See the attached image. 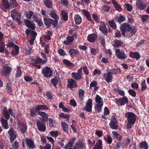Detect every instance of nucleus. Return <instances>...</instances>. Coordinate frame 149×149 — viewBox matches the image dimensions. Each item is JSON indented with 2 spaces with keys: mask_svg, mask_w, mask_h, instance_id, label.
<instances>
[{
  "mask_svg": "<svg viewBox=\"0 0 149 149\" xmlns=\"http://www.w3.org/2000/svg\"><path fill=\"white\" fill-rule=\"evenodd\" d=\"M130 28V25L128 23H124L121 24L120 29L123 36H125V33L127 31H128Z\"/></svg>",
  "mask_w": 149,
  "mask_h": 149,
  "instance_id": "nucleus-7",
  "label": "nucleus"
},
{
  "mask_svg": "<svg viewBox=\"0 0 149 149\" xmlns=\"http://www.w3.org/2000/svg\"><path fill=\"white\" fill-rule=\"evenodd\" d=\"M108 22L110 27L114 29H116V25L113 20L109 21Z\"/></svg>",
  "mask_w": 149,
  "mask_h": 149,
  "instance_id": "nucleus-51",
  "label": "nucleus"
},
{
  "mask_svg": "<svg viewBox=\"0 0 149 149\" xmlns=\"http://www.w3.org/2000/svg\"><path fill=\"white\" fill-rule=\"evenodd\" d=\"M36 108L37 110L38 111L40 110H47L48 109V108L47 106L41 105H36Z\"/></svg>",
  "mask_w": 149,
  "mask_h": 149,
  "instance_id": "nucleus-33",
  "label": "nucleus"
},
{
  "mask_svg": "<svg viewBox=\"0 0 149 149\" xmlns=\"http://www.w3.org/2000/svg\"><path fill=\"white\" fill-rule=\"evenodd\" d=\"M61 14L63 20H67L68 19V14L64 10L62 11Z\"/></svg>",
  "mask_w": 149,
  "mask_h": 149,
  "instance_id": "nucleus-44",
  "label": "nucleus"
},
{
  "mask_svg": "<svg viewBox=\"0 0 149 149\" xmlns=\"http://www.w3.org/2000/svg\"><path fill=\"white\" fill-rule=\"evenodd\" d=\"M139 148H145V149H148V146L147 143L145 141H142L140 143L139 146Z\"/></svg>",
  "mask_w": 149,
  "mask_h": 149,
  "instance_id": "nucleus-35",
  "label": "nucleus"
},
{
  "mask_svg": "<svg viewBox=\"0 0 149 149\" xmlns=\"http://www.w3.org/2000/svg\"><path fill=\"white\" fill-rule=\"evenodd\" d=\"M26 142L28 146L30 148H34L35 147L34 141L32 140L26 138Z\"/></svg>",
  "mask_w": 149,
  "mask_h": 149,
  "instance_id": "nucleus-22",
  "label": "nucleus"
},
{
  "mask_svg": "<svg viewBox=\"0 0 149 149\" xmlns=\"http://www.w3.org/2000/svg\"><path fill=\"white\" fill-rule=\"evenodd\" d=\"M99 29L104 34L107 35L108 33L107 29L105 24L104 23L102 22L100 23Z\"/></svg>",
  "mask_w": 149,
  "mask_h": 149,
  "instance_id": "nucleus-19",
  "label": "nucleus"
},
{
  "mask_svg": "<svg viewBox=\"0 0 149 149\" xmlns=\"http://www.w3.org/2000/svg\"><path fill=\"white\" fill-rule=\"evenodd\" d=\"M116 102L118 105L122 106L127 104L128 102V100L127 97L125 96L117 99Z\"/></svg>",
  "mask_w": 149,
  "mask_h": 149,
  "instance_id": "nucleus-12",
  "label": "nucleus"
},
{
  "mask_svg": "<svg viewBox=\"0 0 149 149\" xmlns=\"http://www.w3.org/2000/svg\"><path fill=\"white\" fill-rule=\"evenodd\" d=\"M2 5L3 7L6 9H8L10 7V4H9L7 0H3Z\"/></svg>",
  "mask_w": 149,
  "mask_h": 149,
  "instance_id": "nucleus-43",
  "label": "nucleus"
},
{
  "mask_svg": "<svg viewBox=\"0 0 149 149\" xmlns=\"http://www.w3.org/2000/svg\"><path fill=\"white\" fill-rule=\"evenodd\" d=\"M22 74V71L20 67H17L16 70V73L15 74L16 78H18L20 77Z\"/></svg>",
  "mask_w": 149,
  "mask_h": 149,
  "instance_id": "nucleus-41",
  "label": "nucleus"
},
{
  "mask_svg": "<svg viewBox=\"0 0 149 149\" xmlns=\"http://www.w3.org/2000/svg\"><path fill=\"white\" fill-rule=\"evenodd\" d=\"M46 63V61H43L42 58L37 57L36 59L33 60L32 62L30 63V64L31 65L35 66L37 69H39L41 68L40 65H39L41 63L44 64Z\"/></svg>",
  "mask_w": 149,
  "mask_h": 149,
  "instance_id": "nucleus-3",
  "label": "nucleus"
},
{
  "mask_svg": "<svg viewBox=\"0 0 149 149\" xmlns=\"http://www.w3.org/2000/svg\"><path fill=\"white\" fill-rule=\"evenodd\" d=\"M69 52L71 56L75 55L78 53L77 50L74 49H70L69 51Z\"/></svg>",
  "mask_w": 149,
  "mask_h": 149,
  "instance_id": "nucleus-55",
  "label": "nucleus"
},
{
  "mask_svg": "<svg viewBox=\"0 0 149 149\" xmlns=\"http://www.w3.org/2000/svg\"><path fill=\"white\" fill-rule=\"evenodd\" d=\"M38 111L37 110L36 106L35 108L33 107L30 110V115L31 116H33L36 114L37 112H38Z\"/></svg>",
  "mask_w": 149,
  "mask_h": 149,
  "instance_id": "nucleus-47",
  "label": "nucleus"
},
{
  "mask_svg": "<svg viewBox=\"0 0 149 149\" xmlns=\"http://www.w3.org/2000/svg\"><path fill=\"white\" fill-rule=\"evenodd\" d=\"M40 149H51V145L49 143H47L44 147L40 146Z\"/></svg>",
  "mask_w": 149,
  "mask_h": 149,
  "instance_id": "nucleus-63",
  "label": "nucleus"
},
{
  "mask_svg": "<svg viewBox=\"0 0 149 149\" xmlns=\"http://www.w3.org/2000/svg\"><path fill=\"white\" fill-rule=\"evenodd\" d=\"M130 55L131 57L135 58L136 60L139 59L141 58V56L137 52H130Z\"/></svg>",
  "mask_w": 149,
  "mask_h": 149,
  "instance_id": "nucleus-26",
  "label": "nucleus"
},
{
  "mask_svg": "<svg viewBox=\"0 0 149 149\" xmlns=\"http://www.w3.org/2000/svg\"><path fill=\"white\" fill-rule=\"evenodd\" d=\"M0 121L3 127L5 129H7L9 128V126L7 120L4 119L3 117H1Z\"/></svg>",
  "mask_w": 149,
  "mask_h": 149,
  "instance_id": "nucleus-20",
  "label": "nucleus"
},
{
  "mask_svg": "<svg viewBox=\"0 0 149 149\" xmlns=\"http://www.w3.org/2000/svg\"><path fill=\"white\" fill-rule=\"evenodd\" d=\"M115 54L116 56L118 58L122 60H123L127 58L124 52L119 49H116Z\"/></svg>",
  "mask_w": 149,
  "mask_h": 149,
  "instance_id": "nucleus-6",
  "label": "nucleus"
},
{
  "mask_svg": "<svg viewBox=\"0 0 149 149\" xmlns=\"http://www.w3.org/2000/svg\"><path fill=\"white\" fill-rule=\"evenodd\" d=\"M79 98L82 100L84 98V90L79 89L78 91Z\"/></svg>",
  "mask_w": 149,
  "mask_h": 149,
  "instance_id": "nucleus-38",
  "label": "nucleus"
},
{
  "mask_svg": "<svg viewBox=\"0 0 149 149\" xmlns=\"http://www.w3.org/2000/svg\"><path fill=\"white\" fill-rule=\"evenodd\" d=\"M116 20L119 23H121L125 20V17L123 16L116 17Z\"/></svg>",
  "mask_w": 149,
  "mask_h": 149,
  "instance_id": "nucleus-48",
  "label": "nucleus"
},
{
  "mask_svg": "<svg viewBox=\"0 0 149 149\" xmlns=\"http://www.w3.org/2000/svg\"><path fill=\"white\" fill-rule=\"evenodd\" d=\"M44 2L45 5L49 8H51L52 7V2L49 0H44Z\"/></svg>",
  "mask_w": 149,
  "mask_h": 149,
  "instance_id": "nucleus-54",
  "label": "nucleus"
},
{
  "mask_svg": "<svg viewBox=\"0 0 149 149\" xmlns=\"http://www.w3.org/2000/svg\"><path fill=\"white\" fill-rule=\"evenodd\" d=\"M136 5L141 10H143L146 8V5L142 3L141 0H137L136 3Z\"/></svg>",
  "mask_w": 149,
  "mask_h": 149,
  "instance_id": "nucleus-25",
  "label": "nucleus"
},
{
  "mask_svg": "<svg viewBox=\"0 0 149 149\" xmlns=\"http://www.w3.org/2000/svg\"><path fill=\"white\" fill-rule=\"evenodd\" d=\"M44 77L46 78H50L52 75L53 71L48 67H45L42 72Z\"/></svg>",
  "mask_w": 149,
  "mask_h": 149,
  "instance_id": "nucleus-5",
  "label": "nucleus"
},
{
  "mask_svg": "<svg viewBox=\"0 0 149 149\" xmlns=\"http://www.w3.org/2000/svg\"><path fill=\"white\" fill-rule=\"evenodd\" d=\"M97 38L96 34L92 33L89 35L87 37L88 40L91 42H93L95 41Z\"/></svg>",
  "mask_w": 149,
  "mask_h": 149,
  "instance_id": "nucleus-24",
  "label": "nucleus"
},
{
  "mask_svg": "<svg viewBox=\"0 0 149 149\" xmlns=\"http://www.w3.org/2000/svg\"><path fill=\"white\" fill-rule=\"evenodd\" d=\"M82 12L83 14L86 17L87 19L89 21H91V19L89 12L85 9L82 10Z\"/></svg>",
  "mask_w": 149,
  "mask_h": 149,
  "instance_id": "nucleus-30",
  "label": "nucleus"
},
{
  "mask_svg": "<svg viewBox=\"0 0 149 149\" xmlns=\"http://www.w3.org/2000/svg\"><path fill=\"white\" fill-rule=\"evenodd\" d=\"M50 17L55 19H58V17L57 15L56 12L54 11H52L50 14Z\"/></svg>",
  "mask_w": 149,
  "mask_h": 149,
  "instance_id": "nucleus-42",
  "label": "nucleus"
},
{
  "mask_svg": "<svg viewBox=\"0 0 149 149\" xmlns=\"http://www.w3.org/2000/svg\"><path fill=\"white\" fill-rule=\"evenodd\" d=\"M125 117L128 120L127 127L130 129L133 125L136 122V115L134 113L128 112L125 113Z\"/></svg>",
  "mask_w": 149,
  "mask_h": 149,
  "instance_id": "nucleus-1",
  "label": "nucleus"
},
{
  "mask_svg": "<svg viewBox=\"0 0 149 149\" xmlns=\"http://www.w3.org/2000/svg\"><path fill=\"white\" fill-rule=\"evenodd\" d=\"M8 112V111L6 108H5L3 111V113L4 117L8 120L10 118V115Z\"/></svg>",
  "mask_w": 149,
  "mask_h": 149,
  "instance_id": "nucleus-50",
  "label": "nucleus"
},
{
  "mask_svg": "<svg viewBox=\"0 0 149 149\" xmlns=\"http://www.w3.org/2000/svg\"><path fill=\"white\" fill-rule=\"evenodd\" d=\"M92 99H89L86 103V106L83 109L88 112H91L92 110Z\"/></svg>",
  "mask_w": 149,
  "mask_h": 149,
  "instance_id": "nucleus-10",
  "label": "nucleus"
},
{
  "mask_svg": "<svg viewBox=\"0 0 149 149\" xmlns=\"http://www.w3.org/2000/svg\"><path fill=\"white\" fill-rule=\"evenodd\" d=\"M14 49L11 52V54L13 55L18 54L19 51V47L17 45H14Z\"/></svg>",
  "mask_w": 149,
  "mask_h": 149,
  "instance_id": "nucleus-39",
  "label": "nucleus"
},
{
  "mask_svg": "<svg viewBox=\"0 0 149 149\" xmlns=\"http://www.w3.org/2000/svg\"><path fill=\"white\" fill-rule=\"evenodd\" d=\"M11 15L13 19L15 20L18 21L21 18L20 14L17 12L16 10H13L11 12Z\"/></svg>",
  "mask_w": 149,
  "mask_h": 149,
  "instance_id": "nucleus-9",
  "label": "nucleus"
},
{
  "mask_svg": "<svg viewBox=\"0 0 149 149\" xmlns=\"http://www.w3.org/2000/svg\"><path fill=\"white\" fill-rule=\"evenodd\" d=\"M12 146L14 149H18V148L19 146V143L17 141H15L14 143L12 144Z\"/></svg>",
  "mask_w": 149,
  "mask_h": 149,
  "instance_id": "nucleus-61",
  "label": "nucleus"
},
{
  "mask_svg": "<svg viewBox=\"0 0 149 149\" xmlns=\"http://www.w3.org/2000/svg\"><path fill=\"white\" fill-rule=\"evenodd\" d=\"M51 136L54 137H57L58 135V132L57 131H52L49 132Z\"/></svg>",
  "mask_w": 149,
  "mask_h": 149,
  "instance_id": "nucleus-56",
  "label": "nucleus"
},
{
  "mask_svg": "<svg viewBox=\"0 0 149 149\" xmlns=\"http://www.w3.org/2000/svg\"><path fill=\"white\" fill-rule=\"evenodd\" d=\"M63 62L64 64L69 66H72L73 65L72 63L66 59H64L63 60Z\"/></svg>",
  "mask_w": 149,
  "mask_h": 149,
  "instance_id": "nucleus-59",
  "label": "nucleus"
},
{
  "mask_svg": "<svg viewBox=\"0 0 149 149\" xmlns=\"http://www.w3.org/2000/svg\"><path fill=\"white\" fill-rule=\"evenodd\" d=\"M103 78V79L108 83H111L112 81L113 78L111 74H110L109 72L104 74Z\"/></svg>",
  "mask_w": 149,
  "mask_h": 149,
  "instance_id": "nucleus-11",
  "label": "nucleus"
},
{
  "mask_svg": "<svg viewBox=\"0 0 149 149\" xmlns=\"http://www.w3.org/2000/svg\"><path fill=\"white\" fill-rule=\"evenodd\" d=\"M52 19L50 18H48L45 17L44 19V21L45 24L47 27H49L52 23Z\"/></svg>",
  "mask_w": 149,
  "mask_h": 149,
  "instance_id": "nucleus-34",
  "label": "nucleus"
},
{
  "mask_svg": "<svg viewBox=\"0 0 149 149\" xmlns=\"http://www.w3.org/2000/svg\"><path fill=\"white\" fill-rule=\"evenodd\" d=\"M130 139L127 138L125 140L123 141V146H122V147L123 148L124 147V146H127L130 143Z\"/></svg>",
  "mask_w": 149,
  "mask_h": 149,
  "instance_id": "nucleus-52",
  "label": "nucleus"
},
{
  "mask_svg": "<svg viewBox=\"0 0 149 149\" xmlns=\"http://www.w3.org/2000/svg\"><path fill=\"white\" fill-rule=\"evenodd\" d=\"M72 77L76 80H79L82 78V67L78 69L77 72H72Z\"/></svg>",
  "mask_w": 149,
  "mask_h": 149,
  "instance_id": "nucleus-4",
  "label": "nucleus"
},
{
  "mask_svg": "<svg viewBox=\"0 0 149 149\" xmlns=\"http://www.w3.org/2000/svg\"><path fill=\"white\" fill-rule=\"evenodd\" d=\"M5 47V44L3 42L0 41V52H4Z\"/></svg>",
  "mask_w": 149,
  "mask_h": 149,
  "instance_id": "nucleus-57",
  "label": "nucleus"
},
{
  "mask_svg": "<svg viewBox=\"0 0 149 149\" xmlns=\"http://www.w3.org/2000/svg\"><path fill=\"white\" fill-rule=\"evenodd\" d=\"M38 114L42 118V120L43 121H46L47 119L48 115L45 113L43 111H38Z\"/></svg>",
  "mask_w": 149,
  "mask_h": 149,
  "instance_id": "nucleus-31",
  "label": "nucleus"
},
{
  "mask_svg": "<svg viewBox=\"0 0 149 149\" xmlns=\"http://www.w3.org/2000/svg\"><path fill=\"white\" fill-rule=\"evenodd\" d=\"M96 106L95 109L96 111L100 112L102 109L103 105V102L101 97L99 95H97L95 97Z\"/></svg>",
  "mask_w": 149,
  "mask_h": 149,
  "instance_id": "nucleus-2",
  "label": "nucleus"
},
{
  "mask_svg": "<svg viewBox=\"0 0 149 149\" xmlns=\"http://www.w3.org/2000/svg\"><path fill=\"white\" fill-rule=\"evenodd\" d=\"M75 138H73L72 139H70L68 141V143L66 144L64 148L65 149L70 148L71 147L73 146V142L75 140Z\"/></svg>",
  "mask_w": 149,
  "mask_h": 149,
  "instance_id": "nucleus-23",
  "label": "nucleus"
},
{
  "mask_svg": "<svg viewBox=\"0 0 149 149\" xmlns=\"http://www.w3.org/2000/svg\"><path fill=\"white\" fill-rule=\"evenodd\" d=\"M112 43L113 46L115 47L119 46L121 45L122 44V42H121L120 41L118 40H115L114 41H113Z\"/></svg>",
  "mask_w": 149,
  "mask_h": 149,
  "instance_id": "nucleus-45",
  "label": "nucleus"
},
{
  "mask_svg": "<svg viewBox=\"0 0 149 149\" xmlns=\"http://www.w3.org/2000/svg\"><path fill=\"white\" fill-rule=\"evenodd\" d=\"M59 117L60 118H63L64 119H69V115L67 114H65L63 113H61L59 114Z\"/></svg>",
  "mask_w": 149,
  "mask_h": 149,
  "instance_id": "nucleus-58",
  "label": "nucleus"
},
{
  "mask_svg": "<svg viewBox=\"0 0 149 149\" xmlns=\"http://www.w3.org/2000/svg\"><path fill=\"white\" fill-rule=\"evenodd\" d=\"M82 67V70H83L84 74L87 76L89 74V71L87 66L86 65Z\"/></svg>",
  "mask_w": 149,
  "mask_h": 149,
  "instance_id": "nucleus-60",
  "label": "nucleus"
},
{
  "mask_svg": "<svg viewBox=\"0 0 149 149\" xmlns=\"http://www.w3.org/2000/svg\"><path fill=\"white\" fill-rule=\"evenodd\" d=\"M12 68L9 66H4L3 69L1 71V73L4 76L9 75L11 73Z\"/></svg>",
  "mask_w": 149,
  "mask_h": 149,
  "instance_id": "nucleus-13",
  "label": "nucleus"
},
{
  "mask_svg": "<svg viewBox=\"0 0 149 149\" xmlns=\"http://www.w3.org/2000/svg\"><path fill=\"white\" fill-rule=\"evenodd\" d=\"M112 2L115 8L117 10L120 11L122 10V8L117 3V2L115 0H112Z\"/></svg>",
  "mask_w": 149,
  "mask_h": 149,
  "instance_id": "nucleus-32",
  "label": "nucleus"
},
{
  "mask_svg": "<svg viewBox=\"0 0 149 149\" xmlns=\"http://www.w3.org/2000/svg\"><path fill=\"white\" fill-rule=\"evenodd\" d=\"M112 134L113 136L118 141H120L121 140L122 137L119 133L115 132L113 131L112 132Z\"/></svg>",
  "mask_w": 149,
  "mask_h": 149,
  "instance_id": "nucleus-36",
  "label": "nucleus"
},
{
  "mask_svg": "<svg viewBox=\"0 0 149 149\" xmlns=\"http://www.w3.org/2000/svg\"><path fill=\"white\" fill-rule=\"evenodd\" d=\"M25 25L28 28L34 30L35 28V26L34 23H32L30 20L25 19L24 21Z\"/></svg>",
  "mask_w": 149,
  "mask_h": 149,
  "instance_id": "nucleus-18",
  "label": "nucleus"
},
{
  "mask_svg": "<svg viewBox=\"0 0 149 149\" xmlns=\"http://www.w3.org/2000/svg\"><path fill=\"white\" fill-rule=\"evenodd\" d=\"M118 122L116 119L113 118H112L109 125L110 127L113 129L116 130L118 128Z\"/></svg>",
  "mask_w": 149,
  "mask_h": 149,
  "instance_id": "nucleus-16",
  "label": "nucleus"
},
{
  "mask_svg": "<svg viewBox=\"0 0 149 149\" xmlns=\"http://www.w3.org/2000/svg\"><path fill=\"white\" fill-rule=\"evenodd\" d=\"M10 142L12 143L17 137V135L13 128H10L8 132Z\"/></svg>",
  "mask_w": 149,
  "mask_h": 149,
  "instance_id": "nucleus-8",
  "label": "nucleus"
},
{
  "mask_svg": "<svg viewBox=\"0 0 149 149\" xmlns=\"http://www.w3.org/2000/svg\"><path fill=\"white\" fill-rule=\"evenodd\" d=\"M17 3L16 0H10V6L12 7H14L17 6Z\"/></svg>",
  "mask_w": 149,
  "mask_h": 149,
  "instance_id": "nucleus-53",
  "label": "nucleus"
},
{
  "mask_svg": "<svg viewBox=\"0 0 149 149\" xmlns=\"http://www.w3.org/2000/svg\"><path fill=\"white\" fill-rule=\"evenodd\" d=\"M85 148L84 144L81 142H77L76 143V146L73 149L69 148V149H83Z\"/></svg>",
  "mask_w": 149,
  "mask_h": 149,
  "instance_id": "nucleus-27",
  "label": "nucleus"
},
{
  "mask_svg": "<svg viewBox=\"0 0 149 149\" xmlns=\"http://www.w3.org/2000/svg\"><path fill=\"white\" fill-rule=\"evenodd\" d=\"M31 34L32 36H31V40L29 41V42L31 45H33L35 40L37 33L35 32L32 31L31 32Z\"/></svg>",
  "mask_w": 149,
  "mask_h": 149,
  "instance_id": "nucleus-29",
  "label": "nucleus"
},
{
  "mask_svg": "<svg viewBox=\"0 0 149 149\" xmlns=\"http://www.w3.org/2000/svg\"><path fill=\"white\" fill-rule=\"evenodd\" d=\"M17 126L19 129L20 130L21 132L22 133H24L27 129V126L26 124H22L21 122L18 120L17 121Z\"/></svg>",
  "mask_w": 149,
  "mask_h": 149,
  "instance_id": "nucleus-15",
  "label": "nucleus"
},
{
  "mask_svg": "<svg viewBox=\"0 0 149 149\" xmlns=\"http://www.w3.org/2000/svg\"><path fill=\"white\" fill-rule=\"evenodd\" d=\"M74 36H68L66 38V40L63 41V43L66 45H69L74 40Z\"/></svg>",
  "mask_w": 149,
  "mask_h": 149,
  "instance_id": "nucleus-21",
  "label": "nucleus"
},
{
  "mask_svg": "<svg viewBox=\"0 0 149 149\" xmlns=\"http://www.w3.org/2000/svg\"><path fill=\"white\" fill-rule=\"evenodd\" d=\"M33 13L32 11H29V12H26L25 14V17L27 19H30L33 15Z\"/></svg>",
  "mask_w": 149,
  "mask_h": 149,
  "instance_id": "nucleus-46",
  "label": "nucleus"
},
{
  "mask_svg": "<svg viewBox=\"0 0 149 149\" xmlns=\"http://www.w3.org/2000/svg\"><path fill=\"white\" fill-rule=\"evenodd\" d=\"M61 125L63 130L65 132H67L68 130V127L67 124L64 121H62Z\"/></svg>",
  "mask_w": 149,
  "mask_h": 149,
  "instance_id": "nucleus-40",
  "label": "nucleus"
},
{
  "mask_svg": "<svg viewBox=\"0 0 149 149\" xmlns=\"http://www.w3.org/2000/svg\"><path fill=\"white\" fill-rule=\"evenodd\" d=\"M74 19L76 24H79L81 22L82 19L80 16L76 15L74 17Z\"/></svg>",
  "mask_w": 149,
  "mask_h": 149,
  "instance_id": "nucleus-37",
  "label": "nucleus"
},
{
  "mask_svg": "<svg viewBox=\"0 0 149 149\" xmlns=\"http://www.w3.org/2000/svg\"><path fill=\"white\" fill-rule=\"evenodd\" d=\"M68 84L67 85V87L71 89L73 88H75L77 87L76 82L72 79H68Z\"/></svg>",
  "mask_w": 149,
  "mask_h": 149,
  "instance_id": "nucleus-14",
  "label": "nucleus"
},
{
  "mask_svg": "<svg viewBox=\"0 0 149 149\" xmlns=\"http://www.w3.org/2000/svg\"><path fill=\"white\" fill-rule=\"evenodd\" d=\"M36 124L38 130L39 131L41 132H45L46 130V127L44 124L38 120L36 122Z\"/></svg>",
  "mask_w": 149,
  "mask_h": 149,
  "instance_id": "nucleus-17",
  "label": "nucleus"
},
{
  "mask_svg": "<svg viewBox=\"0 0 149 149\" xmlns=\"http://www.w3.org/2000/svg\"><path fill=\"white\" fill-rule=\"evenodd\" d=\"M141 91H145L147 88L146 85V81L144 79H143L141 81Z\"/></svg>",
  "mask_w": 149,
  "mask_h": 149,
  "instance_id": "nucleus-49",
  "label": "nucleus"
},
{
  "mask_svg": "<svg viewBox=\"0 0 149 149\" xmlns=\"http://www.w3.org/2000/svg\"><path fill=\"white\" fill-rule=\"evenodd\" d=\"M128 92L129 94L132 97H135L136 95V92L134 91L132 89H131L129 90L128 91Z\"/></svg>",
  "mask_w": 149,
  "mask_h": 149,
  "instance_id": "nucleus-64",
  "label": "nucleus"
},
{
  "mask_svg": "<svg viewBox=\"0 0 149 149\" xmlns=\"http://www.w3.org/2000/svg\"><path fill=\"white\" fill-rule=\"evenodd\" d=\"M58 54L61 56H64L66 55V53L62 49H60L57 50Z\"/></svg>",
  "mask_w": 149,
  "mask_h": 149,
  "instance_id": "nucleus-62",
  "label": "nucleus"
},
{
  "mask_svg": "<svg viewBox=\"0 0 149 149\" xmlns=\"http://www.w3.org/2000/svg\"><path fill=\"white\" fill-rule=\"evenodd\" d=\"M51 81L53 85L56 88V85L59 83L60 84V82L59 81V79L57 77H55L53 79L51 80Z\"/></svg>",
  "mask_w": 149,
  "mask_h": 149,
  "instance_id": "nucleus-28",
  "label": "nucleus"
}]
</instances>
